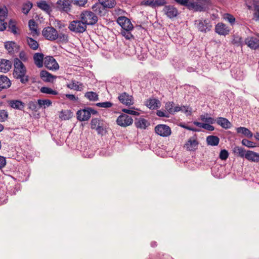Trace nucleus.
<instances>
[{
  "label": "nucleus",
  "mask_w": 259,
  "mask_h": 259,
  "mask_svg": "<svg viewBox=\"0 0 259 259\" xmlns=\"http://www.w3.org/2000/svg\"><path fill=\"white\" fill-rule=\"evenodd\" d=\"M44 55L40 53H36L33 55V59L36 66L40 68L43 66Z\"/></svg>",
  "instance_id": "24"
},
{
  "label": "nucleus",
  "mask_w": 259,
  "mask_h": 259,
  "mask_svg": "<svg viewBox=\"0 0 259 259\" xmlns=\"http://www.w3.org/2000/svg\"><path fill=\"white\" fill-rule=\"evenodd\" d=\"M37 6L48 14H50L52 11L51 7L45 1H40L37 2Z\"/></svg>",
  "instance_id": "21"
},
{
  "label": "nucleus",
  "mask_w": 259,
  "mask_h": 259,
  "mask_svg": "<svg viewBox=\"0 0 259 259\" xmlns=\"http://www.w3.org/2000/svg\"><path fill=\"white\" fill-rule=\"evenodd\" d=\"M84 96L90 101H95L98 100V95L93 92H87Z\"/></svg>",
  "instance_id": "40"
},
{
  "label": "nucleus",
  "mask_w": 259,
  "mask_h": 259,
  "mask_svg": "<svg viewBox=\"0 0 259 259\" xmlns=\"http://www.w3.org/2000/svg\"><path fill=\"white\" fill-rule=\"evenodd\" d=\"M106 123L105 122H103L95 130L97 132L98 134L100 135H104L106 133Z\"/></svg>",
  "instance_id": "43"
},
{
  "label": "nucleus",
  "mask_w": 259,
  "mask_h": 259,
  "mask_svg": "<svg viewBox=\"0 0 259 259\" xmlns=\"http://www.w3.org/2000/svg\"><path fill=\"white\" fill-rule=\"evenodd\" d=\"M229 156V153L228 151L225 149L222 150L220 153L219 157L221 159L225 160H226Z\"/></svg>",
  "instance_id": "54"
},
{
  "label": "nucleus",
  "mask_w": 259,
  "mask_h": 259,
  "mask_svg": "<svg viewBox=\"0 0 259 259\" xmlns=\"http://www.w3.org/2000/svg\"><path fill=\"white\" fill-rule=\"evenodd\" d=\"M11 81L6 76H0V88L6 89L10 87Z\"/></svg>",
  "instance_id": "28"
},
{
  "label": "nucleus",
  "mask_w": 259,
  "mask_h": 259,
  "mask_svg": "<svg viewBox=\"0 0 259 259\" xmlns=\"http://www.w3.org/2000/svg\"><path fill=\"white\" fill-rule=\"evenodd\" d=\"M118 99L121 103L126 106H131L134 104L133 96L125 92L120 94Z\"/></svg>",
  "instance_id": "14"
},
{
  "label": "nucleus",
  "mask_w": 259,
  "mask_h": 259,
  "mask_svg": "<svg viewBox=\"0 0 259 259\" xmlns=\"http://www.w3.org/2000/svg\"><path fill=\"white\" fill-rule=\"evenodd\" d=\"M154 0H145L142 1L141 3V5H144L146 6H150L152 8H154Z\"/></svg>",
  "instance_id": "56"
},
{
  "label": "nucleus",
  "mask_w": 259,
  "mask_h": 259,
  "mask_svg": "<svg viewBox=\"0 0 259 259\" xmlns=\"http://www.w3.org/2000/svg\"><path fill=\"white\" fill-rule=\"evenodd\" d=\"M9 28L11 31L14 34H18L19 33L17 31L18 28L15 25V22L11 20L9 23Z\"/></svg>",
  "instance_id": "45"
},
{
  "label": "nucleus",
  "mask_w": 259,
  "mask_h": 259,
  "mask_svg": "<svg viewBox=\"0 0 259 259\" xmlns=\"http://www.w3.org/2000/svg\"><path fill=\"white\" fill-rule=\"evenodd\" d=\"M197 145L198 142L196 141V137H193L188 140L185 144V147L189 151H194L196 149Z\"/></svg>",
  "instance_id": "23"
},
{
  "label": "nucleus",
  "mask_w": 259,
  "mask_h": 259,
  "mask_svg": "<svg viewBox=\"0 0 259 259\" xmlns=\"http://www.w3.org/2000/svg\"><path fill=\"white\" fill-rule=\"evenodd\" d=\"M248 9L253 11V19L259 21V1L258 0H249L246 2Z\"/></svg>",
  "instance_id": "5"
},
{
  "label": "nucleus",
  "mask_w": 259,
  "mask_h": 259,
  "mask_svg": "<svg viewBox=\"0 0 259 259\" xmlns=\"http://www.w3.org/2000/svg\"><path fill=\"white\" fill-rule=\"evenodd\" d=\"M27 42L28 46L31 49L33 50H36L38 49L39 45L37 41L33 39L32 38L27 37Z\"/></svg>",
  "instance_id": "36"
},
{
  "label": "nucleus",
  "mask_w": 259,
  "mask_h": 259,
  "mask_svg": "<svg viewBox=\"0 0 259 259\" xmlns=\"http://www.w3.org/2000/svg\"><path fill=\"white\" fill-rule=\"evenodd\" d=\"M181 111L183 113H185L187 116L190 115L192 112V109L189 106H181Z\"/></svg>",
  "instance_id": "53"
},
{
  "label": "nucleus",
  "mask_w": 259,
  "mask_h": 259,
  "mask_svg": "<svg viewBox=\"0 0 259 259\" xmlns=\"http://www.w3.org/2000/svg\"><path fill=\"white\" fill-rule=\"evenodd\" d=\"M78 82L72 81V82L67 85V87L75 91H81L83 90V85L82 83L78 84Z\"/></svg>",
  "instance_id": "33"
},
{
  "label": "nucleus",
  "mask_w": 259,
  "mask_h": 259,
  "mask_svg": "<svg viewBox=\"0 0 259 259\" xmlns=\"http://www.w3.org/2000/svg\"><path fill=\"white\" fill-rule=\"evenodd\" d=\"M9 104L12 108L20 110H23L25 107V104L20 100H11Z\"/></svg>",
  "instance_id": "26"
},
{
  "label": "nucleus",
  "mask_w": 259,
  "mask_h": 259,
  "mask_svg": "<svg viewBox=\"0 0 259 259\" xmlns=\"http://www.w3.org/2000/svg\"><path fill=\"white\" fill-rule=\"evenodd\" d=\"M133 122V119L130 116L122 114L116 119L117 124L122 127H126L131 125Z\"/></svg>",
  "instance_id": "10"
},
{
  "label": "nucleus",
  "mask_w": 259,
  "mask_h": 259,
  "mask_svg": "<svg viewBox=\"0 0 259 259\" xmlns=\"http://www.w3.org/2000/svg\"><path fill=\"white\" fill-rule=\"evenodd\" d=\"M116 4L115 0H99V3L93 6L92 9L97 14H101L103 8L111 9L114 7Z\"/></svg>",
  "instance_id": "3"
},
{
  "label": "nucleus",
  "mask_w": 259,
  "mask_h": 259,
  "mask_svg": "<svg viewBox=\"0 0 259 259\" xmlns=\"http://www.w3.org/2000/svg\"><path fill=\"white\" fill-rule=\"evenodd\" d=\"M224 19L226 21L229 22L232 26L234 25L235 22V18L233 15L228 13L225 14L224 16Z\"/></svg>",
  "instance_id": "44"
},
{
  "label": "nucleus",
  "mask_w": 259,
  "mask_h": 259,
  "mask_svg": "<svg viewBox=\"0 0 259 259\" xmlns=\"http://www.w3.org/2000/svg\"><path fill=\"white\" fill-rule=\"evenodd\" d=\"M177 3L182 5L187 6L188 8L189 0H174Z\"/></svg>",
  "instance_id": "64"
},
{
  "label": "nucleus",
  "mask_w": 259,
  "mask_h": 259,
  "mask_svg": "<svg viewBox=\"0 0 259 259\" xmlns=\"http://www.w3.org/2000/svg\"><path fill=\"white\" fill-rule=\"evenodd\" d=\"M70 7L69 0H58L57 2V8L61 12L68 13L71 9Z\"/></svg>",
  "instance_id": "15"
},
{
  "label": "nucleus",
  "mask_w": 259,
  "mask_h": 259,
  "mask_svg": "<svg viewBox=\"0 0 259 259\" xmlns=\"http://www.w3.org/2000/svg\"><path fill=\"white\" fill-rule=\"evenodd\" d=\"M68 28L71 31L81 33L86 30L87 26L81 20H73L70 22Z\"/></svg>",
  "instance_id": "6"
},
{
  "label": "nucleus",
  "mask_w": 259,
  "mask_h": 259,
  "mask_svg": "<svg viewBox=\"0 0 259 259\" xmlns=\"http://www.w3.org/2000/svg\"><path fill=\"white\" fill-rule=\"evenodd\" d=\"M238 133H241L248 138H251L253 136L252 133L247 128L244 127H239L236 129Z\"/></svg>",
  "instance_id": "34"
},
{
  "label": "nucleus",
  "mask_w": 259,
  "mask_h": 259,
  "mask_svg": "<svg viewBox=\"0 0 259 259\" xmlns=\"http://www.w3.org/2000/svg\"><path fill=\"white\" fill-rule=\"evenodd\" d=\"M174 103L172 102H168L166 103L165 105V108L166 111L169 114H172L173 109H174Z\"/></svg>",
  "instance_id": "49"
},
{
  "label": "nucleus",
  "mask_w": 259,
  "mask_h": 259,
  "mask_svg": "<svg viewBox=\"0 0 259 259\" xmlns=\"http://www.w3.org/2000/svg\"><path fill=\"white\" fill-rule=\"evenodd\" d=\"M42 34L45 38L50 40H55L59 36L57 31L53 27H45L42 31Z\"/></svg>",
  "instance_id": "8"
},
{
  "label": "nucleus",
  "mask_w": 259,
  "mask_h": 259,
  "mask_svg": "<svg viewBox=\"0 0 259 259\" xmlns=\"http://www.w3.org/2000/svg\"><path fill=\"white\" fill-rule=\"evenodd\" d=\"M206 142L208 145L217 146L220 142V139L215 136H208L206 138Z\"/></svg>",
  "instance_id": "29"
},
{
  "label": "nucleus",
  "mask_w": 259,
  "mask_h": 259,
  "mask_svg": "<svg viewBox=\"0 0 259 259\" xmlns=\"http://www.w3.org/2000/svg\"><path fill=\"white\" fill-rule=\"evenodd\" d=\"M245 158L252 162H259V154L252 151L247 150Z\"/></svg>",
  "instance_id": "22"
},
{
  "label": "nucleus",
  "mask_w": 259,
  "mask_h": 259,
  "mask_svg": "<svg viewBox=\"0 0 259 259\" xmlns=\"http://www.w3.org/2000/svg\"><path fill=\"white\" fill-rule=\"evenodd\" d=\"M71 117L72 113L68 110H62L59 114V117L62 120H68Z\"/></svg>",
  "instance_id": "38"
},
{
  "label": "nucleus",
  "mask_w": 259,
  "mask_h": 259,
  "mask_svg": "<svg viewBox=\"0 0 259 259\" xmlns=\"http://www.w3.org/2000/svg\"><path fill=\"white\" fill-rule=\"evenodd\" d=\"M156 114L159 117H169V113L166 111H162L161 110H157Z\"/></svg>",
  "instance_id": "62"
},
{
  "label": "nucleus",
  "mask_w": 259,
  "mask_h": 259,
  "mask_svg": "<svg viewBox=\"0 0 259 259\" xmlns=\"http://www.w3.org/2000/svg\"><path fill=\"white\" fill-rule=\"evenodd\" d=\"M32 3L30 2H27L23 4L22 11L24 14H27L32 7Z\"/></svg>",
  "instance_id": "42"
},
{
  "label": "nucleus",
  "mask_w": 259,
  "mask_h": 259,
  "mask_svg": "<svg viewBox=\"0 0 259 259\" xmlns=\"http://www.w3.org/2000/svg\"><path fill=\"white\" fill-rule=\"evenodd\" d=\"M117 22L124 30H131L133 28L131 21L126 17H119L117 19Z\"/></svg>",
  "instance_id": "13"
},
{
  "label": "nucleus",
  "mask_w": 259,
  "mask_h": 259,
  "mask_svg": "<svg viewBox=\"0 0 259 259\" xmlns=\"http://www.w3.org/2000/svg\"><path fill=\"white\" fill-rule=\"evenodd\" d=\"M215 32L221 35L226 36L230 32V29L224 23H218L215 26Z\"/></svg>",
  "instance_id": "16"
},
{
  "label": "nucleus",
  "mask_w": 259,
  "mask_h": 259,
  "mask_svg": "<svg viewBox=\"0 0 259 259\" xmlns=\"http://www.w3.org/2000/svg\"><path fill=\"white\" fill-rule=\"evenodd\" d=\"M80 19L86 26L94 25L98 21V17L96 14L88 11H84L81 13Z\"/></svg>",
  "instance_id": "4"
},
{
  "label": "nucleus",
  "mask_w": 259,
  "mask_h": 259,
  "mask_svg": "<svg viewBox=\"0 0 259 259\" xmlns=\"http://www.w3.org/2000/svg\"><path fill=\"white\" fill-rule=\"evenodd\" d=\"M37 103L38 104L39 108L44 107L46 108V107H49L52 105V102L50 100H38Z\"/></svg>",
  "instance_id": "39"
},
{
  "label": "nucleus",
  "mask_w": 259,
  "mask_h": 259,
  "mask_svg": "<svg viewBox=\"0 0 259 259\" xmlns=\"http://www.w3.org/2000/svg\"><path fill=\"white\" fill-rule=\"evenodd\" d=\"M12 67V62L9 60L2 59L0 60V71L8 72Z\"/></svg>",
  "instance_id": "18"
},
{
  "label": "nucleus",
  "mask_w": 259,
  "mask_h": 259,
  "mask_svg": "<svg viewBox=\"0 0 259 259\" xmlns=\"http://www.w3.org/2000/svg\"><path fill=\"white\" fill-rule=\"evenodd\" d=\"M29 27L30 30L31 31V33L34 36L35 35H38L39 32L37 29V24L34 20H30L28 22Z\"/></svg>",
  "instance_id": "30"
},
{
  "label": "nucleus",
  "mask_w": 259,
  "mask_h": 259,
  "mask_svg": "<svg viewBox=\"0 0 259 259\" xmlns=\"http://www.w3.org/2000/svg\"><path fill=\"white\" fill-rule=\"evenodd\" d=\"M40 92L44 94H50V95H57L58 92L56 91L52 90L51 88L46 87H43L41 88L40 90Z\"/></svg>",
  "instance_id": "41"
},
{
  "label": "nucleus",
  "mask_w": 259,
  "mask_h": 259,
  "mask_svg": "<svg viewBox=\"0 0 259 259\" xmlns=\"http://www.w3.org/2000/svg\"><path fill=\"white\" fill-rule=\"evenodd\" d=\"M28 108L33 111H37L39 108L38 104L35 101H30L28 104Z\"/></svg>",
  "instance_id": "47"
},
{
  "label": "nucleus",
  "mask_w": 259,
  "mask_h": 259,
  "mask_svg": "<svg viewBox=\"0 0 259 259\" xmlns=\"http://www.w3.org/2000/svg\"><path fill=\"white\" fill-rule=\"evenodd\" d=\"M40 77L43 81L47 82H53L56 78V76L53 75L46 70H42L40 72Z\"/></svg>",
  "instance_id": "20"
},
{
  "label": "nucleus",
  "mask_w": 259,
  "mask_h": 259,
  "mask_svg": "<svg viewBox=\"0 0 259 259\" xmlns=\"http://www.w3.org/2000/svg\"><path fill=\"white\" fill-rule=\"evenodd\" d=\"M72 2L74 5L80 7H83L87 4L88 0H73Z\"/></svg>",
  "instance_id": "59"
},
{
  "label": "nucleus",
  "mask_w": 259,
  "mask_h": 259,
  "mask_svg": "<svg viewBox=\"0 0 259 259\" xmlns=\"http://www.w3.org/2000/svg\"><path fill=\"white\" fill-rule=\"evenodd\" d=\"M154 8L160 7V6H165V5L166 4V1L165 0H154Z\"/></svg>",
  "instance_id": "58"
},
{
  "label": "nucleus",
  "mask_w": 259,
  "mask_h": 259,
  "mask_svg": "<svg viewBox=\"0 0 259 259\" xmlns=\"http://www.w3.org/2000/svg\"><path fill=\"white\" fill-rule=\"evenodd\" d=\"M232 42L234 45L239 46L241 42V38L239 36L234 35Z\"/></svg>",
  "instance_id": "61"
},
{
  "label": "nucleus",
  "mask_w": 259,
  "mask_h": 259,
  "mask_svg": "<svg viewBox=\"0 0 259 259\" xmlns=\"http://www.w3.org/2000/svg\"><path fill=\"white\" fill-rule=\"evenodd\" d=\"M13 75L15 78L19 79L23 84H26L29 81V76L26 74L27 69L24 64L18 58L14 61Z\"/></svg>",
  "instance_id": "1"
},
{
  "label": "nucleus",
  "mask_w": 259,
  "mask_h": 259,
  "mask_svg": "<svg viewBox=\"0 0 259 259\" xmlns=\"http://www.w3.org/2000/svg\"><path fill=\"white\" fill-rule=\"evenodd\" d=\"M122 111L131 115H138L139 114L138 112L130 109H123Z\"/></svg>",
  "instance_id": "63"
},
{
  "label": "nucleus",
  "mask_w": 259,
  "mask_h": 259,
  "mask_svg": "<svg viewBox=\"0 0 259 259\" xmlns=\"http://www.w3.org/2000/svg\"><path fill=\"white\" fill-rule=\"evenodd\" d=\"M162 12L169 19L176 17L179 14L178 9L171 5H165Z\"/></svg>",
  "instance_id": "12"
},
{
  "label": "nucleus",
  "mask_w": 259,
  "mask_h": 259,
  "mask_svg": "<svg viewBox=\"0 0 259 259\" xmlns=\"http://www.w3.org/2000/svg\"><path fill=\"white\" fill-rule=\"evenodd\" d=\"M241 143L243 145L248 148H253L255 147V143L254 142L245 139L242 140Z\"/></svg>",
  "instance_id": "51"
},
{
  "label": "nucleus",
  "mask_w": 259,
  "mask_h": 259,
  "mask_svg": "<svg viewBox=\"0 0 259 259\" xmlns=\"http://www.w3.org/2000/svg\"><path fill=\"white\" fill-rule=\"evenodd\" d=\"M234 153L239 157L241 158H245L247 151L244 149L242 147L236 146L233 150Z\"/></svg>",
  "instance_id": "32"
},
{
  "label": "nucleus",
  "mask_w": 259,
  "mask_h": 259,
  "mask_svg": "<svg viewBox=\"0 0 259 259\" xmlns=\"http://www.w3.org/2000/svg\"><path fill=\"white\" fill-rule=\"evenodd\" d=\"M8 11L6 7H0V17L5 18L7 16Z\"/></svg>",
  "instance_id": "57"
},
{
  "label": "nucleus",
  "mask_w": 259,
  "mask_h": 259,
  "mask_svg": "<svg viewBox=\"0 0 259 259\" xmlns=\"http://www.w3.org/2000/svg\"><path fill=\"white\" fill-rule=\"evenodd\" d=\"M159 101L156 99H150L146 101V105L150 109H154L158 107Z\"/></svg>",
  "instance_id": "31"
},
{
  "label": "nucleus",
  "mask_w": 259,
  "mask_h": 259,
  "mask_svg": "<svg viewBox=\"0 0 259 259\" xmlns=\"http://www.w3.org/2000/svg\"><path fill=\"white\" fill-rule=\"evenodd\" d=\"M77 118L79 121H86L90 118V112L87 109L78 110L77 113Z\"/></svg>",
  "instance_id": "19"
},
{
  "label": "nucleus",
  "mask_w": 259,
  "mask_h": 259,
  "mask_svg": "<svg viewBox=\"0 0 259 259\" xmlns=\"http://www.w3.org/2000/svg\"><path fill=\"white\" fill-rule=\"evenodd\" d=\"M216 120L217 123L225 129L229 128L231 126V122L226 118L218 117Z\"/></svg>",
  "instance_id": "25"
},
{
  "label": "nucleus",
  "mask_w": 259,
  "mask_h": 259,
  "mask_svg": "<svg viewBox=\"0 0 259 259\" xmlns=\"http://www.w3.org/2000/svg\"><path fill=\"white\" fill-rule=\"evenodd\" d=\"M233 70L232 71V75L236 79V80H241L243 79V74L242 72L240 70Z\"/></svg>",
  "instance_id": "48"
},
{
  "label": "nucleus",
  "mask_w": 259,
  "mask_h": 259,
  "mask_svg": "<svg viewBox=\"0 0 259 259\" xmlns=\"http://www.w3.org/2000/svg\"><path fill=\"white\" fill-rule=\"evenodd\" d=\"M19 60L21 61V62H26L28 60V57L26 54V53L24 51H21L19 55Z\"/></svg>",
  "instance_id": "55"
},
{
  "label": "nucleus",
  "mask_w": 259,
  "mask_h": 259,
  "mask_svg": "<svg viewBox=\"0 0 259 259\" xmlns=\"http://www.w3.org/2000/svg\"><path fill=\"white\" fill-rule=\"evenodd\" d=\"M8 117V113L7 111L5 110H0V122H4L6 121Z\"/></svg>",
  "instance_id": "52"
},
{
  "label": "nucleus",
  "mask_w": 259,
  "mask_h": 259,
  "mask_svg": "<svg viewBox=\"0 0 259 259\" xmlns=\"http://www.w3.org/2000/svg\"><path fill=\"white\" fill-rule=\"evenodd\" d=\"M44 65L50 70H57L59 68L58 64L52 56H47L44 58Z\"/></svg>",
  "instance_id": "11"
},
{
  "label": "nucleus",
  "mask_w": 259,
  "mask_h": 259,
  "mask_svg": "<svg viewBox=\"0 0 259 259\" xmlns=\"http://www.w3.org/2000/svg\"><path fill=\"white\" fill-rule=\"evenodd\" d=\"M130 30H124L121 31V34L126 39H130L133 37L132 34L130 32Z\"/></svg>",
  "instance_id": "60"
},
{
  "label": "nucleus",
  "mask_w": 259,
  "mask_h": 259,
  "mask_svg": "<svg viewBox=\"0 0 259 259\" xmlns=\"http://www.w3.org/2000/svg\"><path fill=\"white\" fill-rule=\"evenodd\" d=\"M212 6L210 0H196L195 2H189L188 9L194 12H205Z\"/></svg>",
  "instance_id": "2"
},
{
  "label": "nucleus",
  "mask_w": 259,
  "mask_h": 259,
  "mask_svg": "<svg viewBox=\"0 0 259 259\" xmlns=\"http://www.w3.org/2000/svg\"><path fill=\"white\" fill-rule=\"evenodd\" d=\"M245 43L251 49H257L259 47V39L254 37H247L245 39Z\"/></svg>",
  "instance_id": "17"
},
{
  "label": "nucleus",
  "mask_w": 259,
  "mask_h": 259,
  "mask_svg": "<svg viewBox=\"0 0 259 259\" xmlns=\"http://www.w3.org/2000/svg\"><path fill=\"white\" fill-rule=\"evenodd\" d=\"M200 118L201 120L205 122L204 123L213 124L216 121L215 119L208 116L207 113L200 115Z\"/></svg>",
  "instance_id": "35"
},
{
  "label": "nucleus",
  "mask_w": 259,
  "mask_h": 259,
  "mask_svg": "<svg viewBox=\"0 0 259 259\" xmlns=\"http://www.w3.org/2000/svg\"><path fill=\"white\" fill-rule=\"evenodd\" d=\"M195 25L199 31L206 33L211 30L212 25L209 21L207 20L199 19L195 21Z\"/></svg>",
  "instance_id": "7"
},
{
  "label": "nucleus",
  "mask_w": 259,
  "mask_h": 259,
  "mask_svg": "<svg viewBox=\"0 0 259 259\" xmlns=\"http://www.w3.org/2000/svg\"><path fill=\"white\" fill-rule=\"evenodd\" d=\"M96 105L98 107H99L101 108H108L111 107L113 105V104L109 101H107V102H105L98 103H97Z\"/></svg>",
  "instance_id": "50"
},
{
  "label": "nucleus",
  "mask_w": 259,
  "mask_h": 259,
  "mask_svg": "<svg viewBox=\"0 0 259 259\" xmlns=\"http://www.w3.org/2000/svg\"><path fill=\"white\" fill-rule=\"evenodd\" d=\"M5 47L9 53H12L14 52V49L17 48L18 46L14 41H7L5 43Z\"/></svg>",
  "instance_id": "37"
},
{
  "label": "nucleus",
  "mask_w": 259,
  "mask_h": 259,
  "mask_svg": "<svg viewBox=\"0 0 259 259\" xmlns=\"http://www.w3.org/2000/svg\"><path fill=\"white\" fill-rule=\"evenodd\" d=\"M155 133L161 137H167L171 133L170 128L166 124H158L154 128Z\"/></svg>",
  "instance_id": "9"
},
{
  "label": "nucleus",
  "mask_w": 259,
  "mask_h": 259,
  "mask_svg": "<svg viewBox=\"0 0 259 259\" xmlns=\"http://www.w3.org/2000/svg\"><path fill=\"white\" fill-rule=\"evenodd\" d=\"M135 124L137 128L145 129L149 124L145 119L143 118H139L136 120Z\"/></svg>",
  "instance_id": "27"
},
{
  "label": "nucleus",
  "mask_w": 259,
  "mask_h": 259,
  "mask_svg": "<svg viewBox=\"0 0 259 259\" xmlns=\"http://www.w3.org/2000/svg\"><path fill=\"white\" fill-rule=\"evenodd\" d=\"M103 122V120H99L98 118L93 119L91 121V128L95 130Z\"/></svg>",
  "instance_id": "46"
}]
</instances>
